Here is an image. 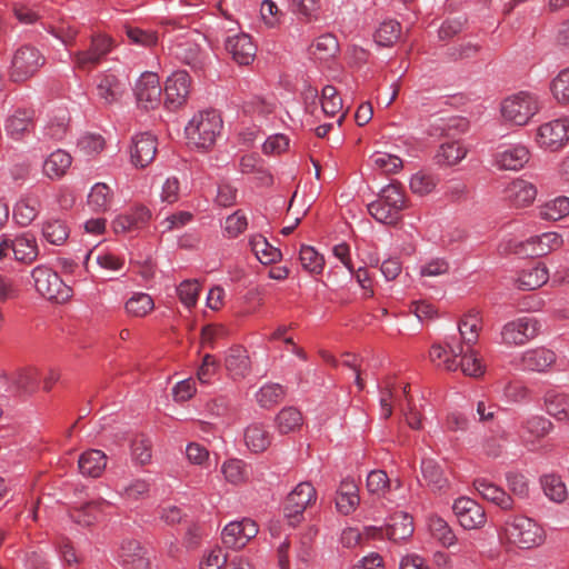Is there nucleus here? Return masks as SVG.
<instances>
[{"label": "nucleus", "mask_w": 569, "mask_h": 569, "mask_svg": "<svg viewBox=\"0 0 569 569\" xmlns=\"http://www.w3.org/2000/svg\"><path fill=\"white\" fill-rule=\"evenodd\" d=\"M161 93L159 77L153 72L142 73L134 87L138 106L146 110L154 109L161 101Z\"/></svg>", "instance_id": "9b49d317"}, {"label": "nucleus", "mask_w": 569, "mask_h": 569, "mask_svg": "<svg viewBox=\"0 0 569 569\" xmlns=\"http://www.w3.org/2000/svg\"><path fill=\"white\" fill-rule=\"evenodd\" d=\"M467 156V149L459 141H449L440 146L436 159L439 164L455 166Z\"/></svg>", "instance_id": "ea45409f"}, {"label": "nucleus", "mask_w": 569, "mask_h": 569, "mask_svg": "<svg viewBox=\"0 0 569 569\" xmlns=\"http://www.w3.org/2000/svg\"><path fill=\"white\" fill-rule=\"evenodd\" d=\"M72 163L71 156L63 150L53 151L43 163V173L50 179H59L66 174Z\"/></svg>", "instance_id": "c9c22d12"}, {"label": "nucleus", "mask_w": 569, "mask_h": 569, "mask_svg": "<svg viewBox=\"0 0 569 569\" xmlns=\"http://www.w3.org/2000/svg\"><path fill=\"white\" fill-rule=\"evenodd\" d=\"M502 532L509 543L521 549H531L545 541L543 529L533 519L522 515L509 516Z\"/></svg>", "instance_id": "7ed1b4c3"}, {"label": "nucleus", "mask_w": 569, "mask_h": 569, "mask_svg": "<svg viewBox=\"0 0 569 569\" xmlns=\"http://www.w3.org/2000/svg\"><path fill=\"white\" fill-rule=\"evenodd\" d=\"M401 26L396 20L383 21L376 31L375 39L379 46H392L400 37Z\"/></svg>", "instance_id": "5fc2aeb1"}, {"label": "nucleus", "mask_w": 569, "mask_h": 569, "mask_svg": "<svg viewBox=\"0 0 569 569\" xmlns=\"http://www.w3.org/2000/svg\"><path fill=\"white\" fill-rule=\"evenodd\" d=\"M113 46V39L106 34L92 36L89 48L78 50L71 54L74 68L90 72L112 50Z\"/></svg>", "instance_id": "0eeeda50"}, {"label": "nucleus", "mask_w": 569, "mask_h": 569, "mask_svg": "<svg viewBox=\"0 0 569 569\" xmlns=\"http://www.w3.org/2000/svg\"><path fill=\"white\" fill-rule=\"evenodd\" d=\"M556 353L547 348L540 347L529 349L521 355L519 368L523 371L547 372L556 362Z\"/></svg>", "instance_id": "aec40b11"}, {"label": "nucleus", "mask_w": 569, "mask_h": 569, "mask_svg": "<svg viewBox=\"0 0 569 569\" xmlns=\"http://www.w3.org/2000/svg\"><path fill=\"white\" fill-rule=\"evenodd\" d=\"M563 243L562 237L557 232H545L520 242L516 253L526 256H545L559 249Z\"/></svg>", "instance_id": "f3484780"}, {"label": "nucleus", "mask_w": 569, "mask_h": 569, "mask_svg": "<svg viewBox=\"0 0 569 569\" xmlns=\"http://www.w3.org/2000/svg\"><path fill=\"white\" fill-rule=\"evenodd\" d=\"M482 319L477 310L468 311L459 321L458 330L461 341L458 343L462 345L463 348H472L479 338V331L481 329Z\"/></svg>", "instance_id": "a878e982"}, {"label": "nucleus", "mask_w": 569, "mask_h": 569, "mask_svg": "<svg viewBox=\"0 0 569 569\" xmlns=\"http://www.w3.org/2000/svg\"><path fill=\"white\" fill-rule=\"evenodd\" d=\"M32 119L33 111L16 110L14 113L7 119L4 129L9 136L19 139L31 126Z\"/></svg>", "instance_id": "58836bf2"}, {"label": "nucleus", "mask_w": 569, "mask_h": 569, "mask_svg": "<svg viewBox=\"0 0 569 569\" xmlns=\"http://www.w3.org/2000/svg\"><path fill=\"white\" fill-rule=\"evenodd\" d=\"M153 308V299L148 293H134L126 302V311L132 317H146Z\"/></svg>", "instance_id": "3c124183"}, {"label": "nucleus", "mask_w": 569, "mask_h": 569, "mask_svg": "<svg viewBox=\"0 0 569 569\" xmlns=\"http://www.w3.org/2000/svg\"><path fill=\"white\" fill-rule=\"evenodd\" d=\"M284 397V389L279 383H267L256 393V400L262 408H271Z\"/></svg>", "instance_id": "de8ad7c7"}, {"label": "nucleus", "mask_w": 569, "mask_h": 569, "mask_svg": "<svg viewBox=\"0 0 569 569\" xmlns=\"http://www.w3.org/2000/svg\"><path fill=\"white\" fill-rule=\"evenodd\" d=\"M112 190L103 182L96 183L88 196V204L94 211H106L112 201Z\"/></svg>", "instance_id": "37998d69"}, {"label": "nucleus", "mask_w": 569, "mask_h": 569, "mask_svg": "<svg viewBox=\"0 0 569 569\" xmlns=\"http://www.w3.org/2000/svg\"><path fill=\"white\" fill-rule=\"evenodd\" d=\"M386 533L392 541L406 540L413 533L412 518L405 512L393 515L387 525Z\"/></svg>", "instance_id": "2f4dec72"}, {"label": "nucleus", "mask_w": 569, "mask_h": 569, "mask_svg": "<svg viewBox=\"0 0 569 569\" xmlns=\"http://www.w3.org/2000/svg\"><path fill=\"white\" fill-rule=\"evenodd\" d=\"M226 51L240 66L250 64L257 53V47L249 34L244 32L228 36L224 40Z\"/></svg>", "instance_id": "dca6fc26"}, {"label": "nucleus", "mask_w": 569, "mask_h": 569, "mask_svg": "<svg viewBox=\"0 0 569 569\" xmlns=\"http://www.w3.org/2000/svg\"><path fill=\"white\" fill-rule=\"evenodd\" d=\"M530 159V151L523 144H513L496 151L495 166L500 170H519Z\"/></svg>", "instance_id": "6ab92c4d"}, {"label": "nucleus", "mask_w": 569, "mask_h": 569, "mask_svg": "<svg viewBox=\"0 0 569 569\" xmlns=\"http://www.w3.org/2000/svg\"><path fill=\"white\" fill-rule=\"evenodd\" d=\"M222 473L227 481L238 485L249 478L248 466L239 459H230L222 465Z\"/></svg>", "instance_id": "4d7b16f0"}, {"label": "nucleus", "mask_w": 569, "mask_h": 569, "mask_svg": "<svg viewBox=\"0 0 569 569\" xmlns=\"http://www.w3.org/2000/svg\"><path fill=\"white\" fill-rule=\"evenodd\" d=\"M549 272L545 264L525 269L517 278V286L522 290H536L548 281Z\"/></svg>", "instance_id": "f704fd0d"}, {"label": "nucleus", "mask_w": 569, "mask_h": 569, "mask_svg": "<svg viewBox=\"0 0 569 569\" xmlns=\"http://www.w3.org/2000/svg\"><path fill=\"white\" fill-rule=\"evenodd\" d=\"M300 262L306 271L313 274L321 273L325 267V258L310 246L301 247Z\"/></svg>", "instance_id": "6e6d98bb"}, {"label": "nucleus", "mask_w": 569, "mask_h": 569, "mask_svg": "<svg viewBox=\"0 0 569 569\" xmlns=\"http://www.w3.org/2000/svg\"><path fill=\"white\" fill-rule=\"evenodd\" d=\"M545 406L557 421L569 422V393L550 391L545 397Z\"/></svg>", "instance_id": "72a5a7b5"}, {"label": "nucleus", "mask_w": 569, "mask_h": 569, "mask_svg": "<svg viewBox=\"0 0 569 569\" xmlns=\"http://www.w3.org/2000/svg\"><path fill=\"white\" fill-rule=\"evenodd\" d=\"M372 166L386 173H396L402 168V160L393 154L386 152H376L371 157Z\"/></svg>", "instance_id": "e2e57ef3"}, {"label": "nucleus", "mask_w": 569, "mask_h": 569, "mask_svg": "<svg viewBox=\"0 0 569 569\" xmlns=\"http://www.w3.org/2000/svg\"><path fill=\"white\" fill-rule=\"evenodd\" d=\"M44 239L56 246H61L69 237V228L59 219L48 220L42 228Z\"/></svg>", "instance_id": "09e8293b"}, {"label": "nucleus", "mask_w": 569, "mask_h": 569, "mask_svg": "<svg viewBox=\"0 0 569 569\" xmlns=\"http://www.w3.org/2000/svg\"><path fill=\"white\" fill-rule=\"evenodd\" d=\"M108 507H110V502L104 499L93 500L83 505L81 509L77 510L76 515H73V518L80 525L90 526Z\"/></svg>", "instance_id": "c03bdc74"}, {"label": "nucleus", "mask_w": 569, "mask_h": 569, "mask_svg": "<svg viewBox=\"0 0 569 569\" xmlns=\"http://www.w3.org/2000/svg\"><path fill=\"white\" fill-rule=\"evenodd\" d=\"M539 217L548 221H558L569 214V198L561 196L539 207Z\"/></svg>", "instance_id": "a19ab883"}, {"label": "nucleus", "mask_w": 569, "mask_h": 569, "mask_svg": "<svg viewBox=\"0 0 569 569\" xmlns=\"http://www.w3.org/2000/svg\"><path fill=\"white\" fill-rule=\"evenodd\" d=\"M224 367L233 379L244 378L251 369L248 351L241 346L231 347L227 351Z\"/></svg>", "instance_id": "5701e85b"}, {"label": "nucleus", "mask_w": 569, "mask_h": 569, "mask_svg": "<svg viewBox=\"0 0 569 569\" xmlns=\"http://www.w3.org/2000/svg\"><path fill=\"white\" fill-rule=\"evenodd\" d=\"M223 122L216 110L196 113L186 126V136L190 144L198 149L209 150L220 136Z\"/></svg>", "instance_id": "f257e3e1"}, {"label": "nucleus", "mask_w": 569, "mask_h": 569, "mask_svg": "<svg viewBox=\"0 0 569 569\" xmlns=\"http://www.w3.org/2000/svg\"><path fill=\"white\" fill-rule=\"evenodd\" d=\"M506 192L510 203L518 208L529 206L537 196L536 187L521 179L512 181Z\"/></svg>", "instance_id": "c756f323"}, {"label": "nucleus", "mask_w": 569, "mask_h": 569, "mask_svg": "<svg viewBox=\"0 0 569 569\" xmlns=\"http://www.w3.org/2000/svg\"><path fill=\"white\" fill-rule=\"evenodd\" d=\"M439 179L428 172L419 171L410 179V190L418 196L430 193L438 184Z\"/></svg>", "instance_id": "13d9d810"}, {"label": "nucleus", "mask_w": 569, "mask_h": 569, "mask_svg": "<svg viewBox=\"0 0 569 569\" xmlns=\"http://www.w3.org/2000/svg\"><path fill=\"white\" fill-rule=\"evenodd\" d=\"M317 491L307 481L298 483L288 495L284 505V516L291 527H296L303 519V511L316 501Z\"/></svg>", "instance_id": "6e6552de"}, {"label": "nucleus", "mask_w": 569, "mask_h": 569, "mask_svg": "<svg viewBox=\"0 0 569 569\" xmlns=\"http://www.w3.org/2000/svg\"><path fill=\"white\" fill-rule=\"evenodd\" d=\"M452 509L461 527L467 530L480 528L486 523L483 508L470 498L461 497L457 499Z\"/></svg>", "instance_id": "4468645a"}, {"label": "nucleus", "mask_w": 569, "mask_h": 569, "mask_svg": "<svg viewBox=\"0 0 569 569\" xmlns=\"http://www.w3.org/2000/svg\"><path fill=\"white\" fill-rule=\"evenodd\" d=\"M550 90L559 103H569V68L563 69L557 74L551 81Z\"/></svg>", "instance_id": "680f3d73"}, {"label": "nucleus", "mask_w": 569, "mask_h": 569, "mask_svg": "<svg viewBox=\"0 0 569 569\" xmlns=\"http://www.w3.org/2000/svg\"><path fill=\"white\" fill-rule=\"evenodd\" d=\"M200 290L201 284L198 280H184L177 287L178 297L187 308L197 305Z\"/></svg>", "instance_id": "bf43d9fd"}, {"label": "nucleus", "mask_w": 569, "mask_h": 569, "mask_svg": "<svg viewBox=\"0 0 569 569\" xmlns=\"http://www.w3.org/2000/svg\"><path fill=\"white\" fill-rule=\"evenodd\" d=\"M321 107L322 111L328 116H335L341 110L342 100L335 87L326 86L322 89Z\"/></svg>", "instance_id": "69168bd1"}, {"label": "nucleus", "mask_w": 569, "mask_h": 569, "mask_svg": "<svg viewBox=\"0 0 569 569\" xmlns=\"http://www.w3.org/2000/svg\"><path fill=\"white\" fill-rule=\"evenodd\" d=\"M11 382L20 392L33 393L38 389L39 372L33 367L19 369L12 375Z\"/></svg>", "instance_id": "4c0bfd02"}, {"label": "nucleus", "mask_w": 569, "mask_h": 569, "mask_svg": "<svg viewBox=\"0 0 569 569\" xmlns=\"http://www.w3.org/2000/svg\"><path fill=\"white\" fill-rule=\"evenodd\" d=\"M459 357H461V360L458 362V368L460 367L466 376L480 377L483 375L485 367L473 348H463V352Z\"/></svg>", "instance_id": "8fccbe9b"}, {"label": "nucleus", "mask_w": 569, "mask_h": 569, "mask_svg": "<svg viewBox=\"0 0 569 569\" xmlns=\"http://www.w3.org/2000/svg\"><path fill=\"white\" fill-rule=\"evenodd\" d=\"M107 466V456L98 449H91L83 452L79 460L78 467L83 476L98 478L101 476Z\"/></svg>", "instance_id": "7c9ffc66"}, {"label": "nucleus", "mask_w": 569, "mask_h": 569, "mask_svg": "<svg viewBox=\"0 0 569 569\" xmlns=\"http://www.w3.org/2000/svg\"><path fill=\"white\" fill-rule=\"evenodd\" d=\"M151 213L146 207H137L130 212L117 217L112 223L117 233L136 231L143 228L150 220Z\"/></svg>", "instance_id": "b1692460"}, {"label": "nucleus", "mask_w": 569, "mask_h": 569, "mask_svg": "<svg viewBox=\"0 0 569 569\" xmlns=\"http://www.w3.org/2000/svg\"><path fill=\"white\" fill-rule=\"evenodd\" d=\"M552 429V422L541 416H535L527 419L522 426L521 439L523 445L530 450L539 449L538 442L546 437Z\"/></svg>", "instance_id": "412c9836"}, {"label": "nucleus", "mask_w": 569, "mask_h": 569, "mask_svg": "<svg viewBox=\"0 0 569 569\" xmlns=\"http://www.w3.org/2000/svg\"><path fill=\"white\" fill-rule=\"evenodd\" d=\"M445 345L433 343L431 346L429 352L430 361L447 371H456L458 369L457 358L462 355L463 347L458 343L455 337H448Z\"/></svg>", "instance_id": "2eb2a0df"}, {"label": "nucleus", "mask_w": 569, "mask_h": 569, "mask_svg": "<svg viewBox=\"0 0 569 569\" xmlns=\"http://www.w3.org/2000/svg\"><path fill=\"white\" fill-rule=\"evenodd\" d=\"M170 54L190 66L192 69H199L203 64V54L198 43L192 40L184 39L177 41L170 47Z\"/></svg>", "instance_id": "bb28decb"}, {"label": "nucleus", "mask_w": 569, "mask_h": 569, "mask_svg": "<svg viewBox=\"0 0 569 569\" xmlns=\"http://www.w3.org/2000/svg\"><path fill=\"white\" fill-rule=\"evenodd\" d=\"M540 107V101L535 93L520 91L502 100L500 112L505 121L525 126L539 112Z\"/></svg>", "instance_id": "20e7f679"}, {"label": "nucleus", "mask_w": 569, "mask_h": 569, "mask_svg": "<svg viewBox=\"0 0 569 569\" xmlns=\"http://www.w3.org/2000/svg\"><path fill=\"white\" fill-rule=\"evenodd\" d=\"M569 141V118L555 119L537 129L536 142L545 150L558 151Z\"/></svg>", "instance_id": "1a4fd4ad"}, {"label": "nucleus", "mask_w": 569, "mask_h": 569, "mask_svg": "<svg viewBox=\"0 0 569 569\" xmlns=\"http://www.w3.org/2000/svg\"><path fill=\"white\" fill-rule=\"evenodd\" d=\"M407 206L408 199L405 190L399 183L392 182L381 189L377 200L368 204V212L378 222L396 224Z\"/></svg>", "instance_id": "f03ea898"}, {"label": "nucleus", "mask_w": 569, "mask_h": 569, "mask_svg": "<svg viewBox=\"0 0 569 569\" xmlns=\"http://www.w3.org/2000/svg\"><path fill=\"white\" fill-rule=\"evenodd\" d=\"M538 322L530 317H521L506 323L501 330V339L506 345L520 346L535 338Z\"/></svg>", "instance_id": "f8f14e48"}, {"label": "nucleus", "mask_w": 569, "mask_h": 569, "mask_svg": "<svg viewBox=\"0 0 569 569\" xmlns=\"http://www.w3.org/2000/svg\"><path fill=\"white\" fill-rule=\"evenodd\" d=\"M243 440L251 452L260 453L270 447L272 435L263 423L252 422L244 429Z\"/></svg>", "instance_id": "393cba45"}, {"label": "nucleus", "mask_w": 569, "mask_h": 569, "mask_svg": "<svg viewBox=\"0 0 569 569\" xmlns=\"http://www.w3.org/2000/svg\"><path fill=\"white\" fill-rule=\"evenodd\" d=\"M44 56L33 46L24 44L18 48L12 57L10 78L22 82L33 77L44 64Z\"/></svg>", "instance_id": "39448f33"}, {"label": "nucleus", "mask_w": 569, "mask_h": 569, "mask_svg": "<svg viewBox=\"0 0 569 569\" xmlns=\"http://www.w3.org/2000/svg\"><path fill=\"white\" fill-rule=\"evenodd\" d=\"M124 31L130 42L140 47L151 48L156 46L159 40L157 31L150 29L128 24L124 27Z\"/></svg>", "instance_id": "603ef678"}, {"label": "nucleus", "mask_w": 569, "mask_h": 569, "mask_svg": "<svg viewBox=\"0 0 569 569\" xmlns=\"http://www.w3.org/2000/svg\"><path fill=\"white\" fill-rule=\"evenodd\" d=\"M250 247L257 259L263 264L274 263L281 259V251L272 247L262 236L251 237Z\"/></svg>", "instance_id": "e433bc0d"}, {"label": "nucleus", "mask_w": 569, "mask_h": 569, "mask_svg": "<svg viewBox=\"0 0 569 569\" xmlns=\"http://www.w3.org/2000/svg\"><path fill=\"white\" fill-rule=\"evenodd\" d=\"M127 77L111 71L97 78V94L106 103L111 104L121 99L128 89Z\"/></svg>", "instance_id": "ddd939ff"}, {"label": "nucleus", "mask_w": 569, "mask_h": 569, "mask_svg": "<svg viewBox=\"0 0 569 569\" xmlns=\"http://www.w3.org/2000/svg\"><path fill=\"white\" fill-rule=\"evenodd\" d=\"M259 531L258 525L248 518L228 523L221 533L222 542L231 549L243 548Z\"/></svg>", "instance_id": "9d476101"}, {"label": "nucleus", "mask_w": 569, "mask_h": 569, "mask_svg": "<svg viewBox=\"0 0 569 569\" xmlns=\"http://www.w3.org/2000/svg\"><path fill=\"white\" fill-rule=\"evenodd\" d=\"M421 475L426 486L433 492L442 491L448 487V479L441 467L432 459H423Z\"/></svg>", "instance_id": "473e14b6"}, {"label": "nucleus", "mask_w": 569, "mask_h": 569, "mask_svg": "<svg viewBox=\"0 0 569 569\" xmlns=\"http://www.w3.org/2000/svg\"><path fill=\"white\" fill-rule=\"evenodd\" d=\"M12 254L21 262H31L38 256L36 239L30 236H21L12 240Z\"/></svg>", "instance_id": "79ce46f5"}, {"label": "nucleus", "mask_w": 569, "mask_h": 569, "mask_svg": "<svg viewBox=\"0 0 569 569\" xmlns=\"http://www.w3.org/2000/svg\"><path fill=\"white\" fill-rule=\"evenodd\" d=\"M429 529L432 536L439 540L445 547H451L455 545L456 537L448 526V523L441 518H431L429 521Z\"/></svg>", "instance_id": "052dcab7"}, {"label": "nucleus", "mask_w": 569, "mask_h": 569, "mask_svg": "<svg viewBox=\"0 0 569 569\" xmlns=\"http://www.w3.org/2000/svg\"><path fill=\"white\" fill-rule=\"evenodd\" d=\"M475 488L479 492V495L492 503L499 506L501 509L509 510L513 506L512 498L500 487L490 482L485 478L476 479Z\"/></svg>", "instance_id": "cd10ccee"}, {"label": "nucleus", "mask_w": 569, "mask_h": 569, "mask_svg": "<svg viewBox=\"0 0 569 569\" xmlns=\"http://www.w3.org/2000/svg\"><path fill=\"white\" fill-rule=\"evenodd\" d=\"M313 54L319 59H327L338 51V41L335 36L327 33L319 37L312 44Z\"/></svg>", "instance_id": "338daca9"}, {"label": "nucleus", "mask_w": 569, "mask_h": 569, "mask_svg": "<svg viewBox=\"0 0 569 569\" xmlns=\"http://www.w3.org/2000/svg\"><path fill=\"white\" fill-rule=\"evenodd\" d=\"M190 77L186 71L172 73L166 82V103L176 108L181 106L189 94Z\"/></svg>", "instance_id": "4be33fe9"}, {"label": "nucleus", "mask_w": 569, "mask_h": 569, "mask_svg": "<svg viewBox=\"0 0 569 569\" xmlns=\"http://www.w3.org/2000/svg\"><path fill=\"white\" fill-rule=\"evenodd\" d=\"M144 555L143 547L134 539H124L119 550L123 565L130 569H148L149 561Z\"/></svg>", "instance_id": "c85d7f7f"}, {"label": "nucleus", "mask_w": 569, "mask_h": 569, "mask_svg": "<svg viewBox=\"0 0 569 569\" xmlns=\"http://www.w3.org/2000/svg\"><path fill=\"white\" fill-rule=\"evenodd\" d=\"M104 139L97 133H84L78 141L79 150L88 156L100 153L104 149Z\"/></svg>", "instance_id": "774afa93"}, {"label": "nucleus", "mask_w": 569, "mask_h": 569, "mask_svg": "<svg viewBox=\"0 0 569 569\" xmlns=\"http://www.w3.org/2000/svg\"><path fill=\"white\" fill-rule=\"evenodd\" d=\"M151 440L143 436L139 435L132 440L131 450L133 459L140 463L146 465L151 460Z\"/></svg>", "instance_id": "0e129e2a"}, {"label": "nucleus", "mask_w": 569, "mask_h": 569, "mask_svg": "<svg viewBox=\"0 0 569 569\" xmlns=\"http://www.w3.org/2000/svg\"><path fill=\"white\" fill-rule=\"evenodd\" d=\"M545 495L555 502H562L568 496L567 487L557 475H546L541 478Z\"/></svg>", "instance_id": "a18cd8bd"}, {"label": "nucleus", "mask_w": 569, "mask_h": 569, "mask_svg": "<svg viewBox=\"0 0 569 569\" xmlns=\"http://www.w3.org/2000/svg\"><path fill=\"white\" fill-rule=\"evenodd\" d=\"M157 139L150 133H141L132 139L131 162L136 168H146L156 158Z\"/></svg>", "instance_id": "a211bd4d"}, {"label": "nucleus", "mask_w": 569, "mask_h": 569, "mask_svg": "<svg viewBox=\"0 0 569 569\" xmlns=\"http://www.w3.org/2000/svg\"><path fill=\"white\" fill-rule=\"evenodd\" d=\"M37 291L48 300L64 302L71 297V288L63 283L58 273L46 266L32 271Z\"/></svg>", "instance_id": "423d86ee"}, {"label": "nucleus", "mask_w": 569, "mask_h": 569, "mask_svg": "<svg viewBox=\"0 0 569 569\" xmlns=\"http://www.w3.org/2000/svg\"><path fill=\"white\" fill-rule=\"evenodd\" d=\"M38 214V201L32 198L21 199L13 209V218L20 226L30 224Z\"/></svg>", "instance_id": "864d4df0"}, {"label": "nucleus", "mask_w": 569, "mask_h": 569, "mask_svg": "<svg viewBox=\"0 0 569 569\" xmlns=\"http://www.w3.org/2000/svg\"><path fill=\"white\" fill-rule=\"evenodd\" d=\"M302 425V416L296 408L282 409L276 417V426L280 433L287 435L296 431Z\"/></svg>", "instance_id": "49530a36"}]
</instances>
